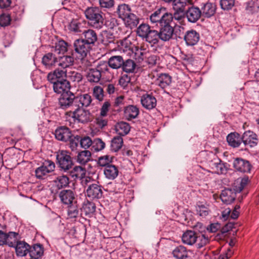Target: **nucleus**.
Instances as JSON below:
<instances>
[{
    "mask_svg": "<svg viewBox=\"0 0 259 259\" xmlns=\"http://www.w3.org/2000/svg\"><path fill=\"white\" fill-rule=\"evenodd\" d=\"M136 33L146 42L152 45L157 44V30L151 29L149 25L142 23L137 28Z\"/></svg>",
    "mask_w": 259,
    "mask_h": 259,
    "instance_id": "nucleus-1",
    "label": "nucleus"
},
{
    "mask_svg": "<svg viewBox=\"0 0 259 259\" xmlns=\"http://www.w3.org/2000/svg\"><path fill=\"white\" fill-rule=\"evenodd\" d=\"M84 14L91 26L98 29L102 27L104 24V19L98 8H88L84 11Z\"/></svg>",
    "mask_w": 259,
    "mask_h": 259,
    "instance_id": "nucleus-2",
    "label": "nucleus"
},
{
    "mask_svg": "<svg viewBox=\"0 0 259 259\" xmlns=\"http://www.w3.org/2000/svg\"><path fill=\"white\" fill-rule=\"evenodd\" d=\"M168 21L160 25L159 31H157V44L159 42V39L166 41L170 40L173 36L174 26L172 25V17Z\"/></svg>",
    "mask_w": 259,
    "mask_h": 259,
    "instance_id": "nucleus-3",
    "label": "nucleus"
},
{
    "mask_svg": "<svg viewBox=\"0 0 259 259\" xmlns=\"http://www.w3.org/2000/svg\"><path fill=\"white\" fill-rule=\"evenodd\" d=\"M66 115L71 117L74 121L82 123H86L92 120L90 112L82 108L75 107L73 111L67 112Z\"/></svg>",
    "mask_w": 259,
    "mask_h": 259,
    "instance_id": "nucleus-4",
    "label": "nucleus"
},
{
    "mask_svg": "<svg viewBox=\"0 0 259 259\" xmlns=\"http://www.w3.org/2000/svg\"><path fill=\"white\" fill-rule=\"evenodd\" d=\"M57 162L59 167L66 171L73 165V161L69 152L66 150H59L56 155Z\"/></svg>",
    "mask_w": 259,
    "mask_h": 259,
    "instance_id": "nucleus-5",
    "label": "nucleus"
},
{
    "mask_svg": "<svg viewBox=\"0 0 259 259\" xmlns=\"http://www.w3.org/2000/svg\"><path fill=\"white\" fill-rule=\"evenodd\" d=\"M59 105L62 109L73 111L76 107L75 96L70 92L62 94L59 99Z\"/></svg>",
    "mask_w": 259,
    "mask_h": 259,
    "instance_id": "nucleus-6",
    "label": "nucleus"
},
{
    "mask_svg": "<svg viewBox=\"0 0 259 259\" xmlns=\"http://www.w3.org/2000/svg\"><path fill=\"white\" fill-rule=\"evenodd\" d=\"M172 18V14L164 13L161 9H158L149 16L150 23L155 26H160Z\"/></svg>",
    "mask_w": 259,
    "mask_h": 259,
    "instance_id": "nucleus-7",
    "label": "nucleus"
},
{
    "mask_svg": "<svg viewBox=\"0 0 259 259\" xmlns=\"http://www.w3.org/2000/svg\"><path fill=\"white\" fill-rule=\"evenodd\" d=\"M55 168V164L51 160H45L42 165L35 171L36 177L38 179H44L45 177L52 172Z\"/></svg>",
    "mask_w": 259,
    "mask_h": 259,
    "instance_id": "nucleus-8",
    "label": "nucleus"
},
{
    "mask_svg": "<svg viewBox=\"0 0 259 259\" xmlns=\"http://www.w3.org/2000/svg\"><path fill=\"white\" fill-rule=\"evenodd\" d=\"M73 46L75 53L81 59L85 57L91 49V46L81 39L75 40Z\"/></svg>",
    "mask_w": 259,
    "mask_h": 259,
    "instance_id": "nucleus-9",
    "label": "nucleus"
},
{
    "mask_svg": "<svg viewBox=\"0 0 259 259\" xmlns=\"http://www.w3.org/2000/svg\"><path fill=\"white\" fill-rule=\"evenodd\" d=\"M234 169L239 172L243 173L250 172L252 166L250 162L241 158L234 159L233 163Z\"/></svg>",
    "mask_w": 259,
    "mask_h": 259,
    "instance_id": "nucleus-10",
    "label": "nucleus"
},
{
    "mask_svg": "<svg viewBox=\"0 0 259 259\" xmlns=\"http://www.w3.org/2000/svg\"><path fill=\"white\" fill-rule=\"evenodd\" d=\"M242 141L246 147H254L258 143L257 136L252 131H247L244 133L242 137Z\"/></svg>",
    "mask_w": 259,
    "mask_h": 259,
    "instance_id": "nucleus-11",
    "label": "nucleus"
},
{
    "mask_svg": "<svg viewBox=\"0 0 259 259\" xmlns=\"http://www.w3.org/2000/svg\"><path fill=\"white\" fill-rule=\"evenodd\" d=\"M87 196L91 199H99L103 196L102 187L97 184L89 186L86 190Z\"/></svg>",
    "mask_w": 259,
    "mask_h": 259,
    "instance_id": "nucleus-12",
    "label": "nucleus"
},
{
    "mask_svg": "<svg viewBox=\"0 0 259 259\" xmlns=\"http://www.w3.org/2000/svg\"><path fill=\"white\" fill-rule=\"evenodd\" d=\"M51 82L53 84V90L55 93L62 95L66 92H69L68 90L70 85L68 80H58Z\"/></svg>",
    "mask_w": 259,
    "mask_h": 259,
    "instance_id": "nucleus-13",
    "label": "nucleus"
},
{
    "mask_svg": "<svg viewBox=\"0 0 259 259\" xmlns=\"http://www.w3.org/2000/svg\"><path fill=\"white\" fill-rule=\"evenodd\" d=\"M67 69H56L54 71L50 72L47 75L48 80L50 82H54L58 80L66 79Z\"/></svg>",
    "mask_w": 259,
    "mask_h": 259,
    "instance_id": "nucleus-14",
    "label": "nucleus"
},
{
    "mask_svg": "<svg viewBox=\"0 0 259 259\" xmlns=\"http://www.w3.org/2000/svg\"><path fill=\"white\" fill-rule=\"evenodd\" d=\"M199 34L194 30L187 31L184 35V40L187 46H193L199 40Z\"/></svg>",
    "mask_w": 259,
    "mask_h": 259,
    "instance_id": "nucleus-15",
    "label": "nucleus"
},
{
    "mask_svg": "<svg viewBox=\"0 0 259 259\" xmlns=\"http://www.w3.org/2000/svg\"><path fill=\"white\" fill-rule=\"evenodd\" d=\"M16 254L17 256L23 257L29 253L30 245L23 241H18L15 246Z\"/></svg>",
    "mask_w": 259,
    "mask_h": 259,
    "instance_id": "nucleus-16",
    "label": "nucleus"
},
{
    "mask_svg": "<svg viewBox=\"0 0 259 259\" xmlns=\"http://www.w3.org/2000/svg\"><path fill=\"white\" fill-rule=\"evenodd\" d=\"M71 133L68 128L61 127L55 131V138L59 141L66 142L71 138Z\"/></svg>",
    "mask_w": 259,
    "mask_h": 259,
    "instance_id": "nucleus-17",
    "label": "nucleus"
},
{
    "mask_svg": "<svg viewBox=\"0 0 259 259\" xmlns=\"http://www.w3.org/2000/svg\"><path fill=\"white\" fill-rule=\"evenodd\" d=\"M74 58L70 55H64L58 58L57 65L63 69H67L73 65Z\"/></svg>",
    "mask_w": 259,
    "mask_h": 259,
    "instance_id": "nucleus-18",
    "label": "nucleus"
},
{
    "mask_svg": "<svg viewBox=\"0 0 259 259\" xmlns=\"http://www.w3.org/2000/svg\"><path fill=\"white\" fill-rule=\"evenodd\" d=\"M141 102L143 106L149 110L155 108L157 104L155 98L149 94L144 95L141 97Z\"/></svg>",
    "mask_w": 259,
    "mask_h": 259,
    "instance_id": "nucleus-19",
    "label": "nucleus"
},
{
    "mask_svg": "<svg viewBox=\"0 0 259 259\" xmlns=\"http://www.w3.org/2000/svg\"><path fill=\"white\" fill-rule=\"evenodd\" d=\"M92 101V97L88 94H84L75 96L76 107H88L91 104Z\"/></svg>",
    "mask_w": 259,
    "mask_h": 259,
    "instance_id": "nucleus-20",
    "label": "nucleus"
},
{
    "mask_svg": "<svg viewBox=\"0 0 259 259\" xmlns=\"http://www.w3.org/2000/svg\"><path fill=\"white\" fill-rule=\"evenodd\" d=\"M204 17L209 18L213 16L216 11V5L214 3L207 2L203 4L200 10Z\"/></svg>",
    "mask_w": 259,
    "mask_h": 259,
    "instance_id": "nucleus-21",
    "label": "nucleus"
},
{
    "mask_svg": "<svg viewBox=\"0 0 259 259\" xmlns=\"http://www.w3.org/2000/svg\"><path fill=\"white\" fill-rule=\"evenodd\" d=\"M197 233L193 231L187 230L184 233L182 237V242L189 245L195 244L197 240Z\"/></svg>",
    "mask_w": 259,
    "mask_h": 259,
    "instance_id": "nucleus-22",
    "label": "nucleus"
},
{
    "mask_svg": "<svg viewBox=\"0 0 259 259\" xmlns=\"http://www.w3.org/2000/svg\"><path fill=\"white\" fill-rule=\"evenodd\" d=\"M201 12L197 7H192L186 12V16L189 22H196L200 17Z\"/></svg>",
    "mask_w": 259,
    "mask_h": 259,
    "instance_id": "nucleus-23",
    "label": "nucleus"
},
{
    "mask_svg": "<svg viewBox=\"0 0 259 259\" xmlns=\"http://www.w3.org/2000/svg\"><path fill=\"white\" fill-rule=\"evenodd\" d=\"M235 197L236 193L229 189H226L223 190L220 195L222 201L226 204H230L233 202Z\"/></svg>",
    "mask_w": 259,
    "mask_h": 259,
    "instance_id": "nucleus-24",
    "label": "nucleus"
},
{
    "mask_svg": "<svg viewBox=\"0 0 259 259\" xmlns=\"http://www.w3.org/2000/svg\"><path fill=\"white\" fill-rule=\"evenodd\" d=\"M104 174L109 180H114L118 175V169L116 166L111 164L104 168Z\"/></svg>",
    "mask_w": 259,
    "mask_h": 259,
    "instance_id": "nucleus-25",
    "label": "nucleus"
},
{
    "mask_svg": "<svg viewBox=\"0 0 259 259\" xmlns=\"http://www.w3.org/2000/svg\"><path fill=\"white\" fill-rule=\"evenodd\" d=\"M29 253L31 259H38L44 254V248L40 244H34L32 247L30 246Z\"/></svg>",
    "mask_w": 259,
    "mask_h": 259,
    "instance_id": "nucleus-26",
    "label": "nucleus"
},
{
    "mask_svg": "<svg viewBox=\"0 0 259 259\" xmlns=\"http://www.w3.org/2000/svg\"><path fill=\"white\" fill-rule=\"evenodd\" d=\"M59 197L61 201L65 204L69 205L72 203L74 199V194L72 191L70 190H62L60 194Z\"/></svg>",
    "mask_w": 259,
    "mask_h": 259,
    "instance_id": "nucleus-27",
    "label": "nucleus"
},
{
    "mask_svg": "<svg viewBox=\"0 0 259 259\" xmlns=\"http://www.w3.org/2000/svg\"><path fill=\"white\" fill-rule=\"evenodd\" d=\"M57 61L58 58L51 53L46 54L42 58V63L47 67L57 66Z\"/></svg>",
    "mask_w": 259,
    "mask_h": 259,
    "instance_id": "nucleus-28",
    "label": "nucleus"
},
{
    "mask_svg": "<svg viewBox=\"0 0 259 259\" xmlns=\"http://www.w3.org/2000/svg\"><path fill=\"white\" fill-rule=\"evenodd\" d=\"M227 140L229 145L234 148L239 147L242 142V137L236 133L229 134L227 137Z\"/></svg>",
    "mask_w": 259,
    "mask_h": 259,
    "instance_id": "nucleus-29",
    "label": "nucleus"
},
{
    "mask_svg": "<svg viewBox=\"0 0 259 259\" xmlns=\"http://www.w3.org/2000/svg\"><path fill=\"white\" fill-rule=\"evenodd\" d=\"M130 126L125 122H119L115 125V130L116 133L119 136H124L127 135L130 131Z\"/></svg>",
    "mask_w": 259,
    "mask_h": 259,
    "instance_id": "nucleus-30",
    "label": "nucleus"
},
{
    "mask_svg": "<svg viewBox=\"0 0 259 259\" xmlns=\"http://www.w3.org/2000/svg\"><path fill=\"white\" fill-rule=\"evenodd\" d=\"M139 113V109L135 106L130 105L127 106L124 110V116L128 120L136 118Z\"/></svg>",
    "mask_w": 259,
    "mask_h": 259,
    "instance_id": "nucleus-31",
    "label": "nucleus"
},
{
    "mask_svg": "<svg viewBox=\"0 0 259 259\" xmlns=\"http://www.w3.org/2000/svg\"><path fill=\"white\" fill-rule=\"evenodd\" d=\"M54 185L56 187L54 190L57 191L58 190L66 187L69 184L68 178L64 175L59 176L53 181Z\"/></svg>",
    "mask_w": 259,
    "mask_h": 259,
    "instance_id": "nucleus-32",
    "label": "nucleus"
},
{
    "mask_svg": "<svg viewBox=\"0 0 259 259\" xmlns=\"http://www.w3.org/2000/svg\"><path fill=\"white\" fill-rule=\"evenodd\" d=\"M108 62L109 67L113 69H118L123 64V59L120 56H112Z\"/></svg>",
    "mask_w": 259,
    "mask_h": 259,
    "instance_id": "nucleus-33",
    "label": "nucleus"
},
{
    "mask_svg": "<svg viewBox=\"0 0 259 259\" xmlns=\"http://www.w3.org/2000/svg\"><path fill=\"white\" fill-rule=\"evenodd\" d=\"M172 254L177 259H187L188 257L186 248L182 245L177 247L173 250Z\"/></svg>",
    "mask_w": 259,
    "mask_h": 259,
    "instance_id": "nucleus-34",
    "label": "nucleus"
},
{
    "mask_svg": "<svg viewBox=\"0 0 259 259\" xmlns=\"http://www.w3.org/2000/svg\"><path fill=\"white\" fill-rule=\"evenodd\" d=\"M157 82L160 87L164 89L170 84L171 78L168 74L161 73L159 75Z\"/></svg>",
    "mask_w": 259,
    "mask_h": 259,
    "instance_id": "nucleus-35",
    "label": "nucleus"
},
{
    "mask_svg": "<svg viewBox=\"0 0 259 259\" xmlns=\"http://www.w3.org/2000/svg\"><path fill=\"white\" fill-rule=\"evenodd\" d=\"M123 139L121 136H116L111 141L110 149L112 152H117L123 146Z\"/></svg>",
    "mask_w": 259,
    "mask_h": 259,
    "instance_id": "nucleus-36",
    "label": "nucleus"
},
{
    "mask_svg": "<svg viewBox=\"0 0 259 259\" xmlns=\"http://www.w3.org/2000/svg\"><path fill=\"white\" fill-rule=\"evenodd\" d=\"M211 167L213 171L218 174L226 173L227 170L225 163L222 162L220 159L218 160V161L213 162L211 165Z\"/></svg>",
    "mask_w": 259,
    "mask_h": 259,
    "instance_id": "nucleus-37",
    "label": "nucleus"
},
{
    "mask_svg": "<svg viewBox=\"0 0 259 259\" xmlns=\"http://www.w3.org/2000/svg\"><path fill=\"white\" fill-rule=\"evenodd\" d=\"M84 38L82 39L85 41L87 43L91 46V45L94 44L97 40V36L96 32L91 29H89L84 31L83 32Z\"/></svg>",
    "mask_w": 259,
    "mask_h": 259,
    "instance_id": "nucleus-38",
    "label": "nucleus"
},
{
    "mask_svg": "<svg viewBox=\"0 0 259 259\" xmlns=\"http://www.w3.org/2000/svg\"><path fill=\"white\" fill-rule=\"evenodd\" d=\"M117 12L119 18L124 19L129 14H131V9L128 5L125 4L118 6Z\"/></svg>",
    "mask_w": 259,
    "mask_h": 259,
    "instance_id": "nucleus-39",
    "label": "nucleus"
},
{
    "mask_svg": "<svg viewBox=\"0 0 259 259\" xmlns=\"http://www.w3.org/2000/svg\"><path fill=\"white\" fill-rule=\"evenodd\" d=\"M126 26L133 28L137 26L139 23V19L134 14L131 13L124 19L123 20Z\"/></svg>",
    "mask_w": 259,
    "mask_h": 259,
    "instance_id": "nucleus-40",
    "label": "nucleus"
},
{
    "mask_svg": "<svg viewBox=\"0 0 259 259\" xmlns=\"http://www.w3.org/2000/svg\"><path fill=\"white\" fill-rule=\"evenodd\" d=\"M91 153L89 150H83L79 152L76 158V161L80 164H85L91 159Z\"/></svg>",
    "mask_w": 259,
    "mask_h": 259,
    "instance_id": "nucleus-41",
    "label": "nucleus"
},
{
    "mask_svg": "<svg viewBox=\"0 0 259 259\" xmlns=\"http://www.w3.org/2000/svg\"><path fill=\"white\" fill-rule=\"evenodd\" d=\"M248 182V178L247 177L239 178L236 180L234 184V190L235 192L236 193L240 192L246 186Z\"/></svg>",
    "mask_w": 259,
    "mask_h": 259,
    "instance_id": "nucleus-42",
    "label": "nucleus"
},
{
    "mask_svg": "<svg viewBox=\"0 0 259 259\" xmlns=\"http://www.w3.org/2000/svg\"><path fill=\"white\" fill-rule=\"evenodd\" d=\"M101 77V74L96 69L89 70L87 75L88 80L90 82H98Z\"/></svg>",
    "mask_w": 259,
    "mask_h": 259,
    "instance_id": "nucleus-43",
    "label": "nucleus"
},
{
    "mask_svg": "<svg viewBox=\"0 0 259 259\" xmlns=\"http://www.w3.org/2000/svg\"><path fill=\"white\" fill-rule=\"evenodd\" d=\"M144 55L141 49L135 46L133 48V50L131 51L129 55L131 57L135 59L137 62H141L144 60Z\"/></svg>",
    "mask_w": 259,
    "mask_h": 259,
    "instance_id": "nucleus-44",
    "label": "nucleus"
},
{
    "mask_svg": "<svg viewBox=\"0 0 259 259\" xmlns=\"http://www.w3.org/2000/svg\"><path fill=\"white\" fill-rule=\"evenodd\" d=\"M197 213L201 217H205L209 213L208 205L203 204L202 202H198L196 206Z\"/></svg>",
    "mask_w": 259,
    "mask_h": 259,
    "instance_id": "nucleus-45",
    "label": "nucleus"
},
{
    "mask_svg": "<svg viewBox=\"0 0 259 259\" xmlns=\"http://www.w3.org/2000/svg\"><path fill=\"white\" fill-rule=\"evenodd\" d=\"M120 49L124 52H127V54L129 55L131 51L133 50V48L135 46L131 43L128 37H126L123 39L121 40L120 42Z\"/></svg>",
    "mask_w": 259,
    "mask_h": 259,
    "instance_id": "nucleus-46",
    "label": "nucleus"
},
{
    "mask_svg": "<svg viewBox=\"0 0 259 259\" xmlns=\"http://www.w3.org/2000/svg\"><path fill=\"white\" fill-rule=\"evenodd\" d=\"M83 28L82 23L78 19H73L68 26L69 30L75 33L81 32Z\"/></svg>",
    "mask_w": 259,
    "mask_h": 259,
    "instance_id": "nucleus-47",
    "label": "nucleus"
},
{
    "mask_svg": "<svg viewBox=\"0 0 259 259\" xmlns=\"http://www.w3.org/2000/svg\"><path fill=\"white\" fill-rule=\"evenodd\" d=\"M66 79L73 82H79L82 79V75L75 71L67 70Z\"/></svg>",
    "mask_w": 259,
    "mask_h": 259,
    "instance_id": "nucleus-48",
    "label": "nucleus"
},
{
    "mask_svg": "<svg viewBox=\"0 0 259 259\" xmlns=\"http://www.w3.org/2000/svg\"><path fill=\"white\" fill-rule=\"evenodd\" d=\"M246 11L250 14H253L259 11V4L257 1L251 0L249 1L246 7Z\"/></svg>",
    "mask_w": 259,
    "mask_h": 259,
    "instance_id": "nucleus-49",
    "label": "nucleus"
},
{
    "mask_svg": "<svg viewBox=\"0 0 259 259\" xmlns=\"http://www.w3.org/2000/svg\"><path fill=\"white\" fill-rule=\"evenodd\" d=\"M209 242V239L207 236H206L204 234L198 235L197 234V240L195 243L196 246L197 248H201L206 245H207Z\"/></svg>",
    "mask_w": 259,
    "mask_h": 259,
    "instance_id": "nucleus-50",
    "label": "nucleus"
},
{
    "mask_svg": "<svg viewBox=\"0 0 259 259\" xmlns=\"http://www.w3.org/2000/svg\"><path fill=\"white\" fill-rule=\"evenodd\" d=\"M189 0H174L172 2L174 9L183 12L185 6L189 3Z\"/></svg>",
    "mask_w": 259,
    "mask_h": 259,
    "instance_id": "nucleus-51",
    "label": "nucleus"
},
{
    "mask_svg": "<svg viewBox=\"0 0 259 259\" xmlns=\"http://www.w3.org/2000/svg\"><path fill=\"white\" fill-rule=\"evenodd\" d=\"M72 176L77 179H82L85 174V171L82 167L79 166H75L71 171Z\"/></svg>",
    "mask_w": 259,
    "mask_h": 259,
    "instance_id": "nucleus-52",
    "label": "nucleus"
},
{
    "mask_svg": "<svg viewBox=\"0 0 259 259\" xmlns=\"http://www.w3.org/2000/svg\"><path fill=\"white\" fill-rule=\"evenodd\" d=\"M122 67L124 71L126 72H133L135 69L136 64L133 60L128 59L125 62L123 61V64Z\"/></svg>",
    "mask_w": 259,
    "mask_h": 259,
    "instance_id": "nucleus-53",
    "label": "nucleus"
},
{
    "mask_svg": "<svg viewBox=\"0 0 259 259\" xmlns=\"http://www.w3.org/2000/svg\"><path fill=\"white\" fill-rule=\"evenodd\" d=\"M82 210L86 215L92 214L96 210L95 204L93 202L88 201L83 204Z\"/></svg>",
    "mask_w": 259,
    "mask_h": 259,
    "instance_id": "nucleus-54",
    "label": "nucleus"
},
{
    "mask_svg": "<svg viewBox=\"0 0 259 259\" xmlns=\"http://www.w3.org/2000/svg\"><path fill=\"white\" fill-rule=\"evenodd\" d=\"M67 50V44L64 40L59 41L55 46V51L58 54H63Z\"/></svg>",
    "mask_w": 259,
    "mask_h": 259,
    "instance_id": "nucleus-55",
    "label": "nucleus"
},
{
    "mask_svg": "<svg viewBox=\"0 0 259 259\" xmlns=\"http://www.w3.org/2000/svg\"><path fill=\"white\" fill-rule=\"evenodd\" d=\"M112 161V157L108 155H105L99 158L98 164L106 168V166L110 165V163Z\"/></svg>",
    "mask_w": 259,
    "mask_h": 259,
    "instance_id": "nucleus-56",
    "label": "nucleus"
},
{
    "mask_svg": "<svg viewBox=\"0 0 259 259\" xmlns=\"http://www.w3.org/2000/svg\"><path fill=\"white\" fill-rule=\"evenodd\" d=\"M105 147V143L99 138L94 139L93 142L92 148L95 151H99Z\"/></svg>",
    "mask_w": 259,
    "mask_h": 259,
    "instance_id": "nucleus-57",
    "label": "nucleus"
},
{
    "mask_svg": "<svg viewBox=\"0 0 259 259\" xmlns=\"http://www.w3.org/2000/svg\"><path fill=\"white\" fill-rule=\"evenodd\" d=\"M93 95L96 99L101 101L104 98V91L102 87L95 86L93 89Z\"/></svg>",
    "mask_w": 259,
    "mask_h": 259,
    "instance_id": "nucleus-58",
    "label": "nucleus"
},
{
    "mask_svg": "<svg viewBox=\"0 0 259 259\" xmlns=\"http://www.w3.org/2000/svg\"><path fill=\"white\" fill-rule=\"evenodd\" d=\"M221 8L224 10L231 9L235 5V0H220Z\"/></svg>",
    "mask_w": 259,
    "mask_h": 259,
    "instance_id": "nucleus-59",
    "label": "nucleus"
},
{
    "mask_svg": "<svg viewBox=\"0 0 259 259\" xmlns=\"http://www.w3.org/2000/svg\"><path fill=\"white\" fill-rule=\"evenodd\" d=\"M109 66L108 62L100 61L97 66L96 69L102 74V73H105L108 72Z\"/></svg>",
    "mask_w": 259,
    "mask_h": 259,
    "instance_id": "nucleus-60",
    "label": "nucleus"
},
{
    "mask_svg": "<svg viewBox=\"0 0 259 259\" xmlns=\"http://www.w3.org/2000/svg\"><path fill=\"white\" fill-rule=\"evenodd\" d=\"M10 235H13L14 237H16L17 234L15 232H10V234H8L2 231H0V245L5 244Z\"/></svg>",
    "mask_w": 259,
    "mask_h": 259,
    "instance_id": "nucleus-61",
    "label": "nucleus"
},
{
    "mask_svg": "<svg viewBox=\"0 0 259 259\" xmlns=\"http://www.w3.org/2000/svg\"><path fill=\"white\" fill-rule=\"evenodd\" d=\"M80 145L82 148L87 149L93 145V141L89 137H84L80 138L79 137Z\"/></svg>",
    "mask_w": 259,
    "mask_h": 259,
    "instance_id": "nucleus-62",
    "label": "nucleus"
},
{
    "mask_svg": "<svg viewBox=\"0 0 259 259\" xmlns=\"http://www.w3.org/2000/svg\"><path fill=\"white\" fill-rule=\"evenodd\" d=\"M69 140H70L69 147L71 148L72 151L76 150L78 147V143H80L79 136H76L72 137L71 136V138Z\"/></svg>",
    "mask_w": 259,
    "mask_h": 259,
    "instance_id": "nucleus-63",
    "label": "nucleus"
},
{
    "mask_svg": "<svg viewBox=\"0 0 259 259\" xmlns=\"http://www.w3.org/2000/svg\"><path fill=\"white\" fill-rule=\"evenodd\" d=\"M107 119L105 116L99 115L97 116L95 120V122L98 126L100 128H103L107 124Z\"/></svg>",
    "mask_w": 259,
    "mask_h": 259,
    "instance_id": "nucleus-64",
    "label": "nucleus"
}]
</instances>
